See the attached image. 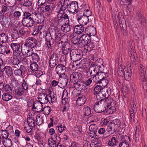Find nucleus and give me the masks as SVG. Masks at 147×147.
Masks as SVG:
<instances>
[{
	"instance_id": "nucleus-28",
	"label": "nucleus",
	"mask_w": 147,
	"mask_h": 147,
	"mask_svg": "<svg viewBox=\"0 0 147 147\" xmlns=\"http://www.w3.org/2000/svg\"><path fill=\"white\" fill-rule=\"evenodd\" d=\"M84 27L81 25H77L74 28V30L76 33L78 34H82L84 31Z\"/></svg>"
},
{
	"instance_id": "nucleus-33",
	"label": "nucleus",
	"mask_w": 147,
	"mask_h": 147,
	"mask_svg": "<svg viewBox=\"0 0 147 147\" xmlns=\"http://www.w3.org/2000/svg\"><path fill=\"white\" fill-rule=\"evenodd\" d=\"M86 100V98L84 96L79 97L76 100L77 103L80 106L83 105L84 104Z\"/></svg>"
},
{
	"instance_id": "nucleus-42",
	"label": "nucleus",
	"mask_w": 147,
	"mask_h": 147,
	"mask_svg": "<svg viewBox=\"0 0 147 147\" xmlns=\"http://www.w3.org/2000/svg\"><path fill=\"white\" fill-rule=\"evenodd\" d=\"M54 7V4L53 3H50L45 6V9L47 11L51 12H52Z\"/></svg>"
},
{
	"instance_id": "nucleus-60",
	"label": "nucleus",
	"mask_w": 147,
	"mask_h": 147,
	"mask_svg": "<svg viewBox=\"0 0 147 147\" xmlns=\"http://www.w3.org/2000/svg\"><path fill=\"white\" fill-rule=\"evenodd\" d=\"M27 29L25 27L21 28L19 31L20 34L22 36H24L27 33Z\"/></svg>"
},
{
	"instance_id": "nucleus-6",
	"label": "nucleus",
	"mask_w": 147,
	"mask_h": 147,
	"mask_svg": "<svg viewBox=\"0 0 147 147\" xmlns=\"http://www.w3.org/2000/svg\"><path fill=\"white\" fill-rule=\"evenodd\" d=\"M101 67L100 66L96 65L94 64H91L90 65V67L88 69L87 72L88 74H89L90 76L93 77L94 78L98 72Z\"/></svg>"
},
{
	"instance_id": "nucleus-50",
	"label": "nucleus",
	"mask_w": 147,
	"mask_h": 147,
	"mask_svg": "<svg viewBox=\"0 0 147 147\" xmlns=\"http://www.w3.org/2000/svg\"><path fill=\"white\" fill-rule=\"evenodd\" d=\"M83 111L84 113V116H89L91 114L90 109L88 106H84Z\"/></svg>"
},
{
	"instance_id": "nucleus-25",
	"label": "nucleus",
	"mask_w": 147,
	"mask_h": 147,
	"mask_svg": "<svg viewBox=\"0 0 147 147\" xmlns=\"http://www.w3.org/2000/svg\"><path fill=\"white\" fill-rule=\"evenodd\" d=\"M95 42L94 41L90 42L88 44L86 45L87 47V52H89L92 50H95L96 49V45H95Z\"/></svg>"
},
{
	"instance_id": "nucleus-64",
	"label": "nucleus",
	"mask_w": 147,
	"mask_h": 147,
	"mask_svg": "<svg viewBox=\"0 0 147 147\" xmlns=\"http://www.w3.org/2000/svg\"><path fill=\"white\" fill-rule=\"evenodd\" d=\"M9 7L6 4H4L2 7V9L1 11V13H4L5 12L8 11L9 10Z\"/></svg>"
},
{
	"instance_id": "nucleus-23",
	"label": "nucleus",
	"mask_w": 147,
	"mask_h": 147,
	"mask_svg": "<svg viewBox=\"0 0 147 147\" xmlns=\"http://www.w3.org/2000/svg\"><path fill=\"white\" fill-rule=\"evenodd\" d=\"M101 92L102 96H104L105 98H110L109 97L111 94V89L107 87H103Z\"/></svg>"
},
{
	"instance_id": "nucleus-45",
	"label": "nucleus",
	"mask_w": 147,
	"mask_h": 147,
	"mask_svg": "<svg viewBox=\"0 0 147 147\" xmlns=\"http://www.w3.org/2000/svg\"><path fill=\"white\" fill-rule=\"evenodd\" d=\"M18 30L13 28L12 30V33L11 35L12 38L14 39H16L18 38L20 36Z\"/></svg>"
},
{
	"instance_id": "nucleus-9",
	"label": "nucleus",
	"mask_w": 147,
	"mask_h": 147,
	"mask_svg": "<svg viewBox=\"0 0 147 147\" xmlns=\"http://www.w3.org/2000/svg\"><path fill=\"white\" fill-rule=\"evenodd\" d=\"M65 10L59 9L57 11V18L59 22H60L63 20L66 22H69V17L64 12Z\"/></svg>"
},
{
	"instance_id": "nucleus-61",
	"label": "nucleus",
	"mask_w": 147,
	"mask_h": 147,
	"mask_svg": "<svg viewBox=\"0 0 147 147\" xmlns=\"http://www.w3.org/2000/svg\"><path fill=\"white\" fill-rule=\"evenodd\" d=\"M111 123L115 125L117 128L120 126V121L118 119H115Z\"/></svg>"
},
{
	"instance_id": "nucleus-29",
	"label": "nucleus",
	"mask_w": 147,
	"mask_h": 147,
	"mask_svg": "<svg viewBox=\"0 0 147 147\" xmlns=\"http://www.w3.org/2000/svg\"><path fill=\"white\" fill-rule=\"evenodd\" d=\"M61 30L65 32H69L71 30L70 26L69 24V22L67 23H65L61 27Z\"/></svg>"
},
{
	"instance_id": "nucleus-55",
	"label": "nucleus",
	"mask_w": 147,
	"mask_h": 147,
	"mask_svg": "<svg viewBox=\"0 0 147 147\" xmlns=\"http://www.w3.org/2000/svg\"><path fill=\"white\" fill-rule=\"evenodd\" d=\"M98 133L100 135H104L106 137L109 136V135L107 133V131H106L104 128H101L99 129L98 131Z\"/></svg>"
},
{
	"instance_id": "nucleus-38",
	"label": "nucleus",
	"mask_w": 147,
	"mask_h": 147,
	"mask_svg": "<svg viewBox=\"0 0 147 147\" xmlns=\"http://www.w3.org/2000/svg\"><path fill=\"white\" fill-rule=\"evenodd\" d=\"M10 46L13 51H18L20 47L19 44L14 42L11 43Z\"/></svg>"
},
{
	"instance_id": "nucleus-7",
	"label": "nucleus",
	"mask_w": 147,
	"mask_h": 147,
	"mask_svg": "<svg viewBox=\"0 0 147 147\" xmlns=\"http://www.w3.org/2000/svg\"><path fill=\"white\" fill-rule=\"evenodd\" d=\"M59 55L58 53H53L50 56L49 65L51 68H54L58 64Z\"/></svg>"
},
{
	"instance_id": "nucleus-19",
	"label": "nucleus",
	"mask_w": 147,
	"mask_h": 147,
	"mask_svg": "<svg viewBox=\"0 0 147 147\" xmlns=\"http://www.w3.org/2000/svg\"><path fill=\"white\" fill-rule=\"evenodd\" d=\"M47 95L45 93H42L38 95V98L39 101L43 104L47 103L48 99Z\"/></svg>"
},
{
	"instance_id": "nucleus-11",
	"label": "nucleus",
	"mask_w": 147,
	"mask_h": 147,
	"mask_svg": "<svg viewBox=\"0 0 147 147\" xmlns=\"http://www.w3.org/2000/svg\"><path fill=\"white\" fill-rule=\"evenodd\" d=\"M68 8V11L71 13H74L78 12V3L76 1H72L70 2L69 4Z\"/></svg>"
},
{
	"instance_id": "nucleus-34",
	"label": "nucleus",
	"mask_w": 147,
	"mask_h": 147,
	"mask_svg": "<svg viewBox=\"0 0 147 147\" xmlns=\"http://www.w3.org/2000/svg\"><path fill=\"white\" fill-rule=\"evenodd\" d=\"M51 111V108L48 106L43 108L42 109L40 110L39 111H37V112L40 113L42 111L44 112L45 115H49Z\"/></svg>"
},
{
	"instance_id": "nucleus-17",
	"label": "nucleus",
	"mask_w": 147,
	"mask_h": 147,
	"mask_svg": "<svg viewBox=\"0 0 147 147\" xmlns=\"http://www.w3.org/2000/svg\"><path fill=\"white\" fill-rule=\"evenodd\" d=\"M66 70V67L62 64L58 65L55 69V71L59 75L64 74Z\"/></svg>"
},
{
	"instance_id": "nucleus-13",
	"label": "nucleus",
	"mask_w": 147,
	"mask_h": 147,
	"mask_svg": "<svg viewBox=\"0 0 147 147\" xmlns=\"http://www.w3.org/2000/svg\"><path fill=\"white\" fill-rule=\"evenodd\" d=\"M27 12L23 11L21 8H16L14 11L13 16L14 19H19L22 17V15H23V17H24V13L25 12Z\"/></svg>"
},
{
	"instance_id": "nucleus-15",
	"label": "nucleus",
	"mask_w": 147,
	"mask_h": 147,
	"mask_svg": "<svg viewBox=\"0 0 147 147\" xmlns=\"http://www.w3.org/2000/svg\"><path fill=\"white\" fill-rule=\"evenodd\" d=\"M97 74L95 77L96 81L101 80L103 78H107L109 75L108 73L104 72L101 69Z\"/></svg>"
},
{
	"instance_id": "nucleus-2",
	"label": "nucleus",
	"mask_w": 147,
	"mask_h": 147,
	"mask_svg": "<svg viewBox=\"0 0 147 147\" xmlns=\"http://www.w3.org/2000/svg\"><path fill=\"white\" fill-rule=\"evenodd\" d=\"M83 77V75L80 73L74 72L71 74L70 78L71 80L73 82L74 88H77L78 84L81 81Z\"/></svg>"
},
{
	"instance_id": "nucleus-10",
	"label": "nucleus",
	"mask_w": 147,
	"mask_h": 147,
	"mask_svg": "<svg viewBox=\"0 0 147 147\" xmlns=\"http://www.w3.org/2000/svg\"><path fill=\"white\" fill-rule=\"evenodd\" d=\"M111 98H105L101 99L100 101L96 102L95 103L96 105H99L100 107H105L107 106L109 107L111 103Z\"/></svg>"
},
{
	"instance_id": "nucleus-44",
	"label": "nucleus",
	"mask_w": 147,
	"mask_h": 147,
	"mask_svg": "<svg viewBox=\"0 0 147 147\" xmlns=\"http://www.w3.org/2000/svg\"><path fill=\"white\" fill-rule=\"evenodd\" d=\"M8 132H7L6 131H1V132H0V136L2 140H4L8 138Z\"/></svg>"
},
{
	"instance_id": "nucleus-20",
	"label": "nucleus",
	"mask_w": 147,
	"mask_h": 147,
	"mask_svg": "<svg viewBox=\"0 0 147 147\" xmlns=\"http://www.w3.org/2000/svg\"><path fill=\"white\" fill-rule=\"evenodd\" d=\"M117 129L116 127L114 125L111 123L107 126V133L109 136L110 135L115 133Z\"/></svg>"
},
{
	"instance_id": "nucleus-41",
	"label": "nucleus",
	"mask_w": 147,
	"mask_h": 147,
	"mask_svg": "<svg viewBox=\"0 0 147 147\" xmlns=\"http://www.w3.org/2000/svg\"><path fill=\"white\" fill-rule=\"evenodd\" d=\"M27 123L29 127H34L36 125V123L34 119L30 117L27 119Z\"/></svg>"
},
{
	"instance_id": "nucleus-8",
	"label": "nucleus",
	"mask_w": 147,
	"mask_h": 147,
	"mask_svg": "<svg viewBox=\"0 0 147 147\" xmlns=\"http://www.w3.org/2000/svg\"><path fill=\"white\" fill-rule=\"evenodd\" d=\"M70 46L69 43L65 42L63 45L62 48V52L63 54L65 55V61L67 58H69L70 53H71L72 50L70 49Z\"/></svg>"
},
{
	"instance_id": "nucleus-12",
	"label": "nucleus",
	"mask_w": 147,
	"mask_h": 147,
	"mask_svg": "<svg viewBox=\"0 0 147 147\" xmlns=\"http://www.w3.org/2000/svg\"><path fill=\"white\" fill-rule=\"evenodd\" d=\"M90 16V14H85V12H84L83 16H79L78 18V20L80 25L82 26L86 25L88 22V17Z\"/></svg>"
},
{
	"instance_id": "nucleus-52",
	"label": "nucleus",
	"mask_w": 147,
	"mask_h": 147,
	"mask_svg": "<svg viewBox=\"0 0 147 147\" xmlns=\"http://www.w3.org/2000/svg\"><path fill=\"white\" fill-rule=\"evenodd\" d=\"M32 59L34 62H38L40 60V57L38 54L34 53L32 57Z\"/></svg>"
},
{
	"instance_id": "nucleus-26",
	"label": "nucleus",
	"mask_w": 147,
	"mask_h": 147,
	"mask_svg": "<svg viewBox=\"0 0 147 147\" xmlns=\"http://www.w3.org/2000/svg\"><path fill=\"white\" fill-rule=\"evenodd\" d=\"M70 0H60L59 3L61 5V7L59 9L65 10L69 6L68 3Z\"/></svg>"
},
{
	"instance_id": "nucleus-39",
	"label": "nucleus",
	"mask_w": 147,
	"mask_h": 147,
	"mask_svg": "<svg viewBox=\"0 0 147 147\" xmlns=\"http://www.w3.org/2000/svg\"><path fill=\"white\" fill-rule=\"evenodd\" d=\"M2 144L5 147H10L12 145V142L9 138L3 140Z\"/></svg>"
},
{
	"instance_id": "nucleus-40",
	"label": "nucleus",
	"mask_w": 147,
	"mask_h": 147,
	"mask_svg": "<svg viewBox=\"0 0 147 147\" xmlns=\"http://www.w3.org/2000/svg\"><path fill=\"white\" fill-rule=\"evenodd\" d=\"M0 40L2 42H7L8 40V35L4 33L1 34H0Z\"/></svg>"
},
{
	"instance_id": "nucleus-30",
	"label": "nucleus",
	"mask_w": 147,
	"mask_h": 147,
	"mask_svg": "<svg viewBox=\"0 0 147 147\" xmlns=\"http://www.w3.org/2000/svg\"><path fill=\"white\" fill-rule=\"evenodd\" d=\"M21 50H23L27 56L32 57L33 54L34 53L33 52V50L32 49L31 50L30 48H27L22 45L21 47Z\"/></svg>"
},
{
	"instance_id": "nucleus-63",
	"label": "nucleus",
	"mask_w": 147,
	"mask_h": 147,
	"mask_svg": "<svg viewBox=\"0 0 147 147\" xmlns=\"http://www.w3.org/2000/svg\"><path fill=\"white\" fill-rule=\"evenodd\" d=\"M98 127L97 125L95 124H92L89 127V131H96L98 129Z\"/></svg>"
},
{
	"instance_id": "nucleus-47",
	"label": "nucleus",
	"mask_w": 147,
	"mask_h": 147,
	"mask_svg": "<svg viewBox=\"0 0 147 147\" xmlns=\"http://www.w3.org/2000/svg\"><path fill=\"white\" fill-rule=\"evenodd\" d=\"M12 98V96L9 93H4L2 96V98L3 100L8 101Z\"/></svg>"
},
{
	"instance_id": "nucleus-46",
	"label": "nucleus",
	"mask_w": 147,
	"mask_h": 147,
	"mask_svg": "<svg viewBox=\"0 0 147 147\" xmlns=\"http://www.w3.org/2000/svg\"><path fill=\"white\" fill-rule=\"evenodd\" d=\"M102 87L100 84L99 85H97L94 88V89L93 94L95 95L98 93L101 92L102 89Z\"/></svg>"
},
{
	"instance_id": "nucleus-59",
	"label": "nucleus",
	"mask_w": 147,
	"mask_h": 147,
	"mask_svg": "<svg viewBox=\"0 0 147 147\" xmlns=\"http://www.w3.org/2000/svg\"><path fill=\"white\" fill-rule=\"evenodd\" d=\"M124 78L127 79H129L131 77V71L130 69H128L127 71H124Z\"/></svg>"
},
{
	"instance_id": "nucleus-3",
	"label": "nucleus",
	"mask_w": 147,
	"mask_h": 147,
	"mask_svg": "<svg viewBox=\"0 0 147 147\" xmlns=\"http://www.w3.org/2000/svg\"><path fill=\"white\" fill-rule=\"evenodd\" d=\"M138 69L140 72V79L142 82L143 88H146L147 87V76H145L146 69L145 67L142 64H140Z\"/></svg>"
},
{
	"instance_id": "nucleus-62",
	"label": "nucleus",
	"mask_w": 147,
	"mask_h": 147,
	"mask_svg": "<svg viewBox=\"0 0 147 147\" xmlns=\"http://www.w3.org/2000/svg\"><path fill=\"white\" fill-rule=\"evenodd\" d=\"M19 60L20 62H22L24 65H27L28 64V59L27 58L24 56H20Z\"/></svg>"
},
{
	"instance_id": "nucleus-14",
	"label": "nucleus",
	"mask_w": 147,
	"mask_h": 147,
	"mask_svg": "<svg viewBox=\"0 0 147 147\" xmlns=\"http://www.w3.org/2000/svg\"><path fill=\"white\" fill-rule=\"evenodd\" d=\"M79 40L80 43H82L84 45H86L91 42V36L88 34H84L79 38Z\"/></svg>"
},
{
	"instance_id": "nucleus-49",
	"label": "nucleus",
	"mask_w": 147,
	"mask_h": 147,
	"mask_svg": "<svg viewBox=\"0 0 147 147\" xmlns=\"http://www.w3.org/2000/svg\"><path fill=\"white\" fill-rule=\"evenodd\" d=\"M30 68L32 71H36L38 69V66L36 63L33 62L30 65Z\"/></svg>"
},
{
	"instance_id": "nucleus-24",
	"label": "nucleus",
	"mask_w": 147,
	"mask_h": 147,
	"mask_svg": "<svg viewBox=\"0 0 147 147\" xmlns=\"http://www.w3.org/2000/svg\"><path fill=\"white\" fill-rule=\"evenodd\" d=\"M47 98L48 99V102L49 103H53L56 101L57 100V95L54 92L53 93H50L47 95Z\"/></svg>"
},
{
	"instance_id": "nucleus-58",
	"label": "nucleus",
	"mask_w": 147,
	"mask_h": 147,
	"mask_svg": "<svg viewBox=\"0 0 147 147\" xmlns=\"http://www.w3.org/2000/svg\"><path fill=\"white\" fill-rule=\"evenodd\" d=\"M86 86L85 82L84 81H81L79 84H78V86L77 88H78L79 89L84 90L87 89Z\"/></svg>"
},
{
	"instance_id": "nucleus-51",
	"label": "nucleus",
	"mask_w": 147,
	"mask_h": 147,
	"mask_svg": "<svg viewBox=\"0 0 147 147\" xmlns=\"http://www.w3.org/2000/svg\"><path fill=\"white\" fill-rule=\"evenodd\" d=\"M20 4L23 6L29 7L32 5L31 2L29 0H23L20 2Z\"/></svg>"
},
{
	"instance_id": "nucleus-22",
	"label": "nucleus",
	"mask_w": 147,
	"mask_h": 147,
	"mask_svg": "<svg viewBox=\"0 0 147 147\" xmlns=\"http://www.w3.org/2000/svg\"><path fill=\"white\" fill-rule=\"evenodd\" d=\"M130 142V138L126 136L124 139H123L119 145V147H129V143Z\"/></svg>"
},
{
	"instance_id": "nucleus-27",
	"label": "nucleus",
	"mask_w": 147,
	"mask_h": 147,
	"mask_svg": "<svg viewBox=\"0 0 147 147\" xmlns=\"http://www.w3.org/2000/svg\"><path fill=\"white\" fill-rule=\"evenodd\" d=\"M15 67L16 68L14 70V73L16 76H21L22 75V71H24L26 69L25 67L23 65H21L20 67V69H17V67L16 66H15Z\"/></svg>"
},
{
	"instance_id": "nucleus-36",
	"label": "nucleus",
	"mask_w": 147,
	"mask_h": 147,
	"mask_svg": "<svg viewBox=\"0 0 147 147\" xmlns=\"http://www.w3.org/2000/svg\"><path fill=\"white\" fill-rule=\"evenodd\" d=\"M117 140H116V138L114 137H113L109 141L108 144L109 146L114 147L117 145Z\"/></svg>"
},
{
	"instance_id": "nucleus-43",
	"label": "nucleus",
	"mask_w": 147,
	"mask_h": 147,
	"mask_svg": "<svg viewBox=\"0 0 147 147\" xmlns=\"http://www.w3.org/2000/svg\"><path fill=\"white\" fill-rule=\"evenodd\" d=\"M11 62L13 65L18 66V65L20 63L19 59L16 57H13L11 60Z\"/></svg>"
},
{
	"instance_id": "nucleus-37",
	"label": "nucleus",
	"mask_w": 147,
	"mask_h": 147,
	"mask_svg": "<svg viewBox=\"0 0 147 147\" xmlns=\"http://www.w3.org/2000/svg\"><path fill=\"white\" fill-rule=\"evenodd\" d=\"M68 80L66 78H63L62 80L59 82V85L58 87L61 88H65L67 85Z\"/></svg>"
},
{
	"instance_id": "nucleus-35",
	"label": "nucleus",
	"mask_w": 147,
	"mask_h": 147,
	"mask_svg": "<svg viewBox=\"0 0 147 147\" xmlns=\"http://www.w3.org/2000/svg\"><path fill=\"white\" fill-rule=\"evenodd\" d=\"M97 84H100L102 87H105L108 84V80L105 78H103L100 80H96V81L95 82Z\"/></svg>"
},
{
	"instance_id": "nucleus-18",
	"label": "nucleus",
	"mask_w": 147,
	"mask_h": 147,
	"mask_svg": "<svg viewBox=\"0 0 147 147\" xmlns=\"http://www.w3.org/2000/svg\"><path fill=\"white\" fill-rule=\"evenodd\" d=\"M85 32L90 36L95 35L96 33V29L93 26H88L85 29Z\"/></svg>"
},
{
	"instance_id": "nucleus-5",
	"label": "nucleus",
	"mask_w": 147,
	"mask_h": 147,
	"mask_svg": "<svg viewBox=\"0 0 147 147\" xmlns=\"http://www.w3.org/2000/svg\"><path fill=\"white\" fill-rule=\"evenodd\" d=\"M82 51L77 49H73L70 53L69 58L73 61H77L80 60L82 57Z\"/></svg>"
},
{
	"instance_id": "nucleus-32",
	"label": "nucleus",
	"mask_w": 147,
	"mask_h": 147,
	"mask_svg": "<svg viewBox=\"0 0 147 147\" xmlns=\"http://www.w3.org/2000/svg\"><path fill=\"white\" fill-rule=\"evenodd\" d=\"M42 104H43L39 101L35 102L32 107V109H36V110L39 111L40 110L42 109H43V106Z\"/></svg>"
},
{
	"instance_id": "nucleus-31",
	"label": "nucleus",
	"mask_w": 147,
	"mask_h": 147,
	"mask_svg": "<svg viewBox=\"0 0 147 147\" xmlns=\"http://www.w3.org/2000/svg\"><path fill=\"white\" fill-rule=\"evenodd\" d=\"M70 38L71 39V42L74 44L78 45L80 43L79 42V39H78V36H77L76 34L74 33L72 34L70 36Z\"/></svg>"
},
{
	"instance_id": "nucleus-56",
	"label": "nucleus",
	"mask_w": 147,
	"mask_h": 147,
	"mask_svg": "<svg viewBox=\"0 0 147 147\" xmlns=\"http://www.w3.org/2000/svg\"><path fill=\"white\" fill-rule=\"evenodd\" d=\"M43 119L42 116H37L36 120V125H40L43 122Z\"/></svg>"
},
{
	"instance_id": "nucleus-53",
	"label": "nucleus",
	"mask_w": 147,
	"mask_h": 147,
	"mask_svg": "<svg viewBox=\"0 0 147 147\" xmlns=\"http://www.w3.org/2000/svg\"><path fill=\"white\" fill-rule=\"evenodd\" d=\"M22 86V88L25 91V92L26 93L28 92V90L29 89L28 84L24 80H23V81Z\"/></svg>"
},
{
	"instance_id": "nucleus-48",
	"label": "nucleus",
	"mask_w": 147,
	"mask_h": 147,
	"mask_svg": "<svg viewBox=\"0 0 147 147\" xmlns=\"http://www.w3.org/2000/svg\"><path fill=\"white\" fill-rule=\"evenodd\" d=\"M16 94L20 96L23 95L24 93V90L22 87H18L15 90Z\"/></svg>"
},
{
	"instance_id": "nucleus-4",
	"label": "nucleus",
	"mask_w": 147,
	"mask_h": 147,
	"mask_svg": "<svg viewBox=\"0 0 147 147\" xmlns=\"http://www.w3.org/2000/svg\"><path fill=\"white\" fill-rule=\"evenodd\" d=\"M25 44L23 47L27 48H30V50L37 46L38 41L34 38L30 37L26 40Z\"/></svg>"
},
{
	"instance_id": "nucleus-16",
	"label": "nucleus",
	"mask_w": 147,
	"mask_h": 147,
	"mask_svg": "<svg viewBox=\"0 0 147 147\" xmlns=\"http://www.w3.org/2000/svg\"><path fill=\"white\" fill-rule=\"evenodd\" d=\"M136 17L140 22L142 27H144L147 26V23L145 18L140 13H136Z\"/></svg>"
},
{
	"instance_id": "nucleus-54",
	"label": "nucleus",
	"mask_w": 147,
	"mask_h": 147,
	"mask_svg": "<svg viewBox=\"0 0 147 147\" xmlns=\"http://www.w3.org/2000/svg\"><path fill=\"white\" fill-rule=\"evenodd\" d=\"M100 141L97 139L95 140L94 141H92L90 144L91 147H100V144L99 142Z\"/></svg>"
},
{
	"instance_id": "nucleus-57",
	"label": "nucleus",
	"mask_w": 147,
	"mask_h": 147,
	"mask_svg": "<svg viewBox=\"0 0 147 147\" xmlns=\"http://www.w3.org/2000/svg\"><path fill=\"white\" fill-rule=\"evenodd\" d=\"M5 73L9 77L11 76L13 74L12 68L9 66L6 67Z\"/></svg>"
},
{
	"instance_id": "nucleus-21",
	"label": "nucleus",
	"mask_w": 147,
	"mask_h": 147,
	"mask_svg": "<svg viewBox=\"0 0 147 147\" xmlns=\"http://www.w3.org/2000/svg\"><path fill=\"white\" fill-rule=\"evenodd\" d=\"M132 50L131 52L130 53V56L131 63L133 65H136L138 62L137 59V54L134 50Z\"/></svg>"
},
{
	"instance_id": "nucleus-1",
	"label": "nucleus",
	"mask_w": 147,
	"mask_h": 147,
	"mask_svg": "<svg viewBox=\"0 0 147 147\" xmlns=\"http://www.w3.org/2000/svg\"><path fill=\"white\" fill-rule=\"evenodd\" d=\"M40 14V13L34 12L31 14L28 12H25L22 21V25L28 28L33 26L36 23V17H37Z\"/></svg>"
}]
</instances>
